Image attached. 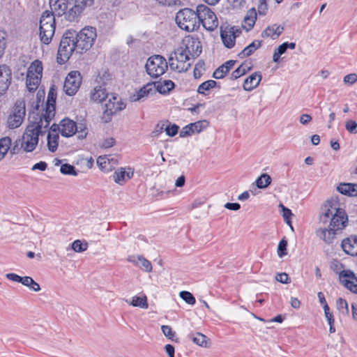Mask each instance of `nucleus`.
<instances>
[{
    "mask_svg": "<svg viewBox=\"0 0 357 357\" xmlns=\"http://www.w3.org/2000/svg\"><path fill=\"white\" fill-rule=\"evenodd\" d=\"M96 36V30L92 26H86L78 33L76 32L77 52L82 54L89 50L92 47Z\"/></svg>",
    "mask_w": 357,
    "mask_h": 357,
    "instance_id": "7",
    "label": "nucleus"
},
{
    "mask_svg": "<svg viewBox=\"0 0 357 357\" xmlns=\"http://www.w3.org/2000/svg\"><path fill=\"white\" fill-rule=\"evenodd\" d=\"M155 93V90L153 84L148 83L137 91L136 93L133 94L131 98L132 101H139Z\"/></svg>",
    "mask_w": 357,
    "mask_h": 357,
    "instance_id": "23",
    "label": "nucleus"
},
{
    "mask_svg": "<svg viewBox=\"0 0 357 357\" xmlns=\"http://www.w3.org/2000/svg\"><path fill=\"white\" fill-rule=\"evenodd\" d=\"M271 177L267 174H262L256 180V185L259 189H264L271 183Z\"/></svg>",
    "mask_w": 357,
    "mask_h": 357,
    "instance_id": "37",
    "label": "nucleus"
},
{
    "mask_svg": "<svg viewBox=\"0 0 357 357\" xmlns=\"http://www.w3.org/2000/svg\"><path fill=\"white\" fill-rule=\"evenodd\" d=\"M280 206L282 209V217L284 219H288L291 218V217L293 215L291 211L287 208H286L284 206H283L282 204H280Z\"/></svg>",
    "mask_w": 357,
    "mask_h": 357,
    "instance_id": "58",
    "label": "nucleus"
},
{
    "mask_svg": "<svg viewBox=\"0 0 357 357\" xmlns=\"http://www.w3.org/2000/svg\"><path fill=\"white\" fill-rule=\"evenodd\" d=\"M312 121V116L307 114H303L300 116L299 121L303 125H306Z\"/></svg>",
    "mask_w": 357,
    "mask_h": 357,
    "instance_id": "59",
    "label": "nucleus"
},
{
    "mask_svg": "<svg viewBox=\"0 0 357 357\" xmlns=\"http://www.w3.org/2000/svg\"><path fill=\"white\" fill-rule=\"evenodd\" d=\"M190 59L185 50L181 45L171 54L169 58L170 68L179 73L185 72L190 66V64L187 63Z\"/></svg>",
    "mask_w": 357,
    "mask_h": 357,
    "instance_id": "9",
    "label": "nucleus"
},
{
    "mask_svg": "<svg viewBox=\"0 0 357 357\" xmlns=\"http://www.w3.org/2000/svg\"><path fill=\"white\" fill-rule=\"evenodd\" d=\"M179 296L188 304L194 305L196 303L195 298L189 291H182L180 292Z\"/></svg>",
    "mask_w": 357,
    "mask_h": 357,
    "instance_id": "42",
    "label": "nucleus"
},
{
    "mask_svg": "<svg viewBox=\"0 0 357 357\" xmlns=\"http://www.w3.org/2000/svg\"><path fill=\"white\" fill-rule=\"evenodd\" d=\"M77 130L76 123L68 119L65 118L60 122V133L62 136L69 137L73 136Z\"/></svg>",
    "mask_w": 357,
    "mask_h": 357,
    "instance_id": "19",
    "label": "nucleus"
},
{
    "mask_svg": "<svg viewBox=\"0 0 357 357\" xmlns=\"http://www.w3.org/2000/svg\"><path fill=\"white\" fill-rule=\"evenodd\" d=\"M59 135L57 133H51L47 135V147L51 152H55L58 147Z\"/></svg>",
    "mask_w": 357,
    "mask_h": 357,
    "instance_id": "35",
    "label": "nucleus"
},
{
    "mask_svg": "<svg viewBox=\"0 0 357 357\" xmlns=\"http://www.w3.org/2000/svg\"><path fill=\"white\" fill-rule=\"evenodd\" d=\"M165 351L169 357H174V347L172 344H166L165 347Z\"/></svg>",
    "mask_w": 357,
    "mask_h": 357,
    "instance_id": "62",
    "label": "nucleus"
},
{
    "mask_svg": "<svg viewBox=\"0 0 357 357\" xmlns=\"http://www.w3.org/2000/svg\"><path fill=\"white\" fill-rule=\"evenodd\" d=\"M145 68L148 75L153 78H157L166 72L168 64L163 56L153 55L148 59Z\"/></svg>",
    "mask_w": 357,
    "mask_h": 357,
    "instance_id": "10",
    "label": "nucleus"
},
{
    "mask_svg": "<svg viewBox=\"0 0 357 357\" xmlns=\"http://www.w3.org/2000/svg\"><path fill=\"white\" fill-rule=\"evenodd\" d=\"M207 126L208 122L206 121H199L190 123L182 128L180 132V137H185L194 133H199L206 128Z\"/></svg>",
    "mask_w": 357,
    "mask_h": 357,
    "instance_id": "17",
    "label": "nucleus"
},
{
    "mask_svg": "<svg viewBox=\"0 0 357 357\" xmlns=\"http://www.w3.org/2000/svg\"><path fill=\"white\" fill-rule=\"evenodd\" d=\"M127 260L146 272L150 273L152 271L153 267L151 261L145 259L142 255H130L128 257Z\"/></svg>",
    "mask_w": 357,
    "mask_h": 357,
    "instance_id": "20",
    "label": "nucleus"
},
{
    "mask_svg": "<svg viewBox=\"0 0 357 357\" xmlns=\"http://www.w3.org/2000/svg\"><path fill=\"white\" fill-rule=\"evenodd\" d=\"M11 139L4 137L0 139V161L5 157L8 150L10 149Z\"/></svg>",
    "mask_w": 357,
    "mask_h": 357,
    "instance_id": "34",
    "label": "nucleus"
},
{
    "mask_svg": "<svg viewBox=\"0 0 357 357\" xmlns=\"http://www.w3.org/2000/svg\"><path fill=\"white\" fill-rule=\"evenodd\" d=\"M102 105L104 114L108 116L109 119L111 116L126 107V105L121 100V98L114 93L109 94L108 98Z\"/></svg>",
    "mask_w": 357,
    "mask_h": 357,
    "instance_id": "12",
    "label": "nucleus"
},
{
    "mask_svg": "<svg viewBox=\"0 0 357 357\" xmlns=\"http://www.w3.org/2000/svg\"><path fill=\"white\" fill-rule=\"evenodd\" d=\"M36 120L27 126L22 137L21 147L25 152L35 150L38 144L39 135L45 134L49 127L43 119L38 117Z\"/></svg>",
    "mask_w": 357,
    "mask_h": 357,
    "instance_id": "2",
    "label": "nucleus"
},
{
    "mask_svg": "<svg viewBox=\"0 0 357 357\" xmlns=\"http://www.w3.org/2000/svg\"><path fill=\"white\" fill-rule=\"evenodd\" d=\"M287 240L285 238V237H284L279 242V244L278 246V255L280 257H282L287 254Z\"/></svg>",
    "mask_w": 357,
    "mask_h": 357,
    "instance_id": "44",
    "label": "nucleus"
},
{
    "mask_svg": "<svg viewBox=\"0 0 357 357\" xmlns=\"http://www.w3.org/2000/svg\"><path fill=\"white\" fill-rule=\"evenodd\" d=\"M109 96V94L106 91L105 89L102 88V86H97L94 88L91 93V98L94 101L103 104Z\"/></svg>",
    "mask_w": 357,
    "mask_h": 357,
    "instance_id": "32",
    "label": "nucleus"
},
{
    "mask_svg": "<svg viewBox=\"0 0 357 357\" xmlns=\"http://www.w3.org/2000/svg\"><path fill=\"white\" fill-rule=\"evenodd\" d=\"M275 280L282 284H288L289 282V275L286 273H278Z\"/></svg>",
    "mask_w": 357,
    "mask_h": 357,
    "instance_id": "53",
    "label": "nucleus"
},
{
    "mask_svg": "<svg viewBox=\"0 0 357 357\" xmlns=\"http://www.w3.org/2000/svg\"><path fill=\"white\" fill-rule=\"evenodd\" d=\"M76 31L73 30L66 31L61 40L57 53V62L60 64L66 63L72 53L77 51V40H75Z\"/></svg>",
    "mask_w": 357,
    "mask_h": 357,
    "instance_id": "3",
    "label": "nucleus"
},
{
    "mask_svg": "<svg viewBox=\"0 0 357 357\" xmlns=\"http://www.w3.org/2000/svg\"><path fill=\"white\" fill-rule=\"evenodd\" d=\"M115 139L113 137L105 139L101 143V147L108 149L114 146Z\"/></svg>",
    "mask_w": 357,
    "mask_h": 357,
    "instance_id": "56",
    "label": "nucleus"
},
{
    "mask_svg": "<svg viewBox=\"0 0 357 357\" xmlns=\"http://www.w3.org/2000/svg\"><path fill=\"white\" fill-rule=\"evenodd\" d=\"M168 123V121L158 123L152 132V136L158 137L163 131H165L166 123Z\"/></svg>",
    "mask_w": 357,
    "mask_h": 357,
    "instance_id": "45",
    "label": "nucleus"
},
{
    "mask_svg": "<svg viewBox=\"0 0 357 357\" xmlns=\"http://www.w3.org/2000/svg\"><path fill=\"white\" fill-rule=\"evenodd\" d=\"M296 47L295 43H288L285 42L281 44L277 49L276 51L281 55L284 54L288 48L291 50H294Z\"/></svg>",
    "mask_w": 357,
    "mask_h": 357,
    "instance_id": "46",
    "label": "nucleus"
},
{
    "mask_svg": "<svg viewBox=\"0 0 357 357\" xmlns=\"http://www.w3.org/2000/svg\"><path fill=\"white\" fill-rule=\"evenodd\" d=\"M181 46L190 58H196L202 53V45L197 40H185Z\"/></svg>",
    "mask_w": 357,
    "mask_h": 357,
    "instance_id": "16",
    "label": "nucleus"
},
{
    "mask_svg": "<svg viewBox=\"0 0 357 357\" xmlns=\"http://www.w3.org/2000/svg\"><path fill=\"white\" fill-rule=\"evenodd\" d=\"M324 218L330 219L327 227L317 230V236L327 244L333 243L335 236L346 228L349 223L348 215L344 209L339 208L337 202H328L324 206Z\"/></svg>",
    "mask_w": 357,
    "mask_h": 357,
    "instance_id": "1",
    "label": "nucleus"
},
{
    "mask_svg": "<svg viewBox=\"0 0 357 357\" xmlns=\"http://www.w3.org/2000/svg\"><path fill=\"white\" fill-rule=\"evenodd\" d=\"M250 70V67L246 63H243L238 66L231 75V79H236L238 77L244 75L248 70Z\"/></svg>",
    "mask_w": 357,
    "mask_h": 357,
    "instance_id": "38",
    "label": "nucleus"
},
{
    "mask_svg": "<svg viewBox=\"0 0 357 357\" xmlns=\"http://www.w3.org/2000/svg\"><path fill=\"white\" fill-rule=\"evenodd\" d=\"M56 22L52 11H44L40 19L39 37L42 43L49 45L55 33Z\"/></svg>",
    "mask_w": 357,
    "mask_h": 357,
    "instance_id": "4",
    "label": "nucleus"
},
{
    "mask_svg": "<svg viewBox=\"0 0 357 357\" xmlns=\"http://www.w3.org/2000/svg\"><path fill=\"white\" fill-rule=\"evenodd\" d=\"M185 176H179L176 181V183H175V185L176 187H182L185 184Z\"/></svg>",
    "mask_w": 357,
    "mask_h": 357,
    "instance_id": "64",
    "label": "nucleus"
},
{
    "mask_svg": "<svg viewBox=\"0 0 357 357\" xmlns=\"http://www.w3.org/2000/svg\"><path fill=\"white\" fill-rule=\"evenodd\" d=\"M357 82V75L356 73H351L347 75L344 77V82L345 84H353Z\"/></svg>",
    "mask_w": 357,
    "mask_h": 357,
    "instance_id": "54",
    "label": "nucleus"
},
{
    "mask_svg": "<svg viewBox=\"0 0 357 357\" xmlns=\"http://www.w3.org/2000/svg\"><path fill=\"white\" fill-rule=\"evenodd\" d=\"M176 22L181 29L188 32L199 29L197 10L190 8H184L179 10L176 15Z\"/></svg>",
    "mask_w": 357,
    "mask_h": 357,
    "instance_id": "5",
    "label": "nucleus"
},
{
    "mask_svg": "<svg viewBox=\"0 0 357 357\" xmlns=\"http://www.w3.org/2000/svg\"><path fill=\"white\" fill-rule=\"evenodd\" d=\"M157 2L162 6H170L175 5L177 0H156Z\"/></svg>",
    "mask_w": 357,
    "mask_h": 357,
    "instance_id": "61",
    "label": "nucleus"
},
{
    "mask_svg": "<svg viewBox=\"0 0 357 357\" xmlns=\"http://www.w3.org/2000/svg\"><path fill=\"white\" fill-rule=\"evenodd\" d=\"M47 167V164L44 161H40L38 163H36L31 168L32 170H40L45 171Z\"/></svg>",
    "mask_w": 357,
    "mask_h": 357,
    "instance_id": "57",
    "label": "nucleus"
},
{
    "mask_svg": "<svg viewBox=\"0 0 357 357\" xmlns=\"http://www.w3.org/2000/svg\"><path fill=\"white\" fill-rule=\"evenodd\" d=\"M60 172L61 174L65 175H73V176H77V172L75 170V168L73 165H71L70 164H63L61 166Z\"/></svg>",
    "mask_w": 357,
    "mask_h": 357,
    "instance_id": "41",
    "label": "nucleus"
},
{
    "mask_svg": "<svg viewBox=\"0 0 357 357\" xmlns=\"http://www.w3.org/2000/svg\"><path fill=\"white\" fill-rule=\"evenodd\" d=\"M88 244L86 243H82L80 240H75L72 243V249L76 252H82L86 250Z\"/></svg>",
    "mask_w": 357,
    "mask_h": 357,
    "instance_id": "43",
    "label": "nucleus"
},
{
    "mask_svg": "<svg viewBox=\"0 0 357 357\" xmlns=\"http://www.w3.org/2000/svg\"><path fill=\"white\" fill-rule=\"evenodd\" d=\"M6 277L7 279L10 280H12L13 282H20L21 284H22L23 282V280H24V277H21L15 273H7L6 275Z\"/></svg>",
    "mask_w": 357,
    "mask_h": 357,
    "instance_id": "55",
    "label": "nucleus"
},
{
    "mask_svg": "<svg viewBox=\"0 0 357 357\" xmlns=\"http://www.w3.org/2000/svg\"><path fill=\"white\" fill-rule=\"evenodd\" d=\"M225 207L229 210L237 211L241 208V206L238 203H227Z\"/></svg>",
    "mask_w": 357,
    "mask_h": 357,
    "instance_id": "60",
    "label": "nucleus"
},
{
    "mask_svg": "<svg viewBox=\"0 0 357 357\" xmlns=\"http://www.w3.org/2000/svg\"><path fill=\"white\" fill-rule=\"evenodd\" d=\"M163 334L170 340H173L175 336V332H174L169 326L163 325L161 327Z\"/></svg>",
    "mask_w": 357,
    "mask_h": 357,
    "instance_id": "50",
    "label": "nucleus"
},
{
    "mask_svg": "<svg viewBox=\"0 0 357 357\" xmlns=\"http://www.w3.org/2000/svg\"><path fill=\"white\" fill-rule=\"evenodd\" d=\"M12 81V71L6 64L0 65V96L6 93Z\"/></svg>",
    "mask_w": 357,
    "mask_h": 357,
    "instance_id": "15",
    "label": "nucleus"
},
{
    "mask_svg": "<svg viewBox=\"0 0 357 357\" xmlns=\"http://www.w3.org/2000/svg\"><path fill=\"white\" fill-rule=\"evenodd\" d=\"M236 61L229 60L218 67L213 73V77L215 79L223 78L229 71L233 68Z\"/></svg>",
    "mask_w": 357,
    "mask_h": 357,
    "instance_id": "25",
    "label": "nucleus"
},
{
    "mask_svg": "<svg viewBox=\"0 0 357 357\" xmlns=\"http://www.w3.org/2000/svg\"><path fill=\"white\" fill-rule=\"evenodd\" d=\"M337 190L345 195L356 197L357 196V184L355 183H340L337 188Z\"/></svg>",
    "mask_w": 357,
    "mask_h": 357,
    "instance_id": "30",
    "label": "nucleus"
},
{
    "mask_svg": "<svg viewBox=\"0 0 357 357\" xmlns=\"http://www.w3.org/2000/svg\"><path fill=\"white\" fill-rule=\"evenodd\" d=\"M126 302L134 307H139L141 308H147L148 303L147 298L146 296L139 297V296H133L132 301H129L126 300Z\"/></svg>",
    "mask_w": 357,
    "mask_h": 357,
    "instance_id": "36",
    "label": "nucleus"
},
{
    "mask_svg": "<svg viewBox=\"0 0 357 357\" xmlns=\"http://www.w3.org/2000/svg\"><path fill=\"white\" fill-rule=\"evenodd\" d=\"M133 174L134 173L132 171L130 170L128 172H126L123 168H120L114 172L112 177H113V180L116 183L122 185L123 183H125V181L126 180V177H127V179H130L132 177Z\"/></svg>",
    "mask_w": 357,
    "mask_h": 357,
    "instance_id": "28",
    "label": "nucleus"
},
{
    "mask_svg": "<svg viewBox=\"0 0 357 357\" xmlns=\"http://www.w3.org/2000/svg\"><path fill=\"white\" fill-rule=\"evenodd\" d=\"M290 303H291V307L295 309H298L301 306V302L296 298H294V297L291 298Z\"/></svg>",
    "mask_w": 357,
    "mask_h": 357,
    "instance_id": "63",
    "label": "nucleus"
},
{
    "mask_svg": "<svg viewBox=\"0 0 357 357\" xmlns=\"http://www.w3.org/2000/svg\"><path fill=\"white\" fill-rule=\"evenodd\" d=\"M220 36L223 44L227 48H232L235 45V32L234 28H225L222 29Z\"/></svg>",
    "mask_w": 357,
    "mask_h": 357,
    "instance_id": "22",
    "label": "nucleus"
},
{
    "mask_svg": "<svg viewBox=\"0 0 357 357\" xmlns=\"http://www.w3.org/2000/svg\"><path fill=\"white\" fill-rule=\"evenodd\" d=\"M261 45V42L259 40H254L247 47H245L239 54L240 58H245L252 55L257 49Z\"/></svg>",
    "mask_w": 357,
    "mask_h": 357,
    "instance_id": "33",
    "label": "nucleus"
},
{
    "mask_svg": "<svg viewBox=\"0 0 357 357\" xmlns=\"http://www.w3.org/2000/svg\"><path fill=\"white\" fill-rule=\"evenodd\" d=\"M217 84V82L215 80L209 79L203 83H202L198 89L197 92L200 94L206 95V91H208L210 89H213Z\"/></svg>",
    "mask_w": 357,
    "mask_h": 357,
    "instance_id": "39",
    "label": "nucleus"
},
{
    "mask_svg": "<svg viewBox=\"0 0 357 357\" xmlns=\"http://www.w3.org/2000/svg\"><path fill=\"white\" fill-rule=\"evenodd\" d=\"M342 248L345 253L357 256V236H351L342 241Z\"/></svg>",
    "mask_w": 357,
    "mask_h": 357,
    "instance_id": "21",
    "label": "nucleus"
},
{
    "mask_svg": "<svg viewBox=\"0 0 357 357\" xmlns=\"http://www.w3.org/2000/svg\"><path fill=\"white\" fill-rule=\"evenodd\" d=\"M43 70V63L39 60H35L29 66L26 78V86L29 92H33L38 89L41 81Z\"/></svg>",
    "mask_w": 357,
    "mask_h": 357,
    "instance_id": "6",
    "label": "nucleus"
},
{
    "mask_svg": "<svg viewBox=\"0 0 357 357\" xmlns=\"http://www.w3.org/2000/svg\"><path fill=\"white\" fill-rule=\"evenodd\" d=\"M22 284L27 287L29 289L38 292L40 290V287L34 280L29 276H24Z\"/></svg>",
    "mask_w": 357,
    "mask_h": 357,
    "instance_id": "40",
    "label": "nucleus"
},
{
    "mask_svg": "<svg viewBox=\"0 0 357 357\" xmlns=\"http://www.w3.org/2000/svg\"><path fill=\"white\" fill-rule=\"evenodd\" d=\"M261 80V75L259 73L255 72L247 77L243 83V89L247 91H250L257 88Z\"/></svg>",
    "mask_w": 357,
    "mask_h": 357,
    "instance_id": "24",
    "label": "nucleus"
},
{
    "mask_svg": "<svg viewBox=\"0 0 357 357\" xmlns=\"http://www.w3.org/2000/svg\"><path fill=\"white\" fill-rule=\"evenodd\" d=\"M56 99V93L53 89H50L47 95L46 107L45 112L40 115L38 114V117L43 119L46 126H49L50 121L55 115V103Z\"/></svg>",
    "mask_w": 357,
    "mask_h": 357,
    "instance_id": "13",
    "label": "nucleus"
},
{
    "mask_svg": "<svg viewBox=\"0 0 357 357\" xmlns=\"http://www.w3.org/2000/svg\"><path fill=\"white\" fill-rule=\"evenodd\" d=\"M155 91L161 94L169 93L174 88V83L172 80H164L162 82H153Z\"/></svg>",
    "mask_w": 357,
    "mask_h": 357,
    "instance_id": "31",
    "label": "nucleus"
},
{
    "mask_svg": "<svg viewBox=\"0 0 357 357\" xmlns=\"http://www.w3.org/2000/svg\"><path fill=\"white\" fill-rule=\"evenodd\" d=\"M257 19V12L255 8H252L247 12L242 24L243 28L246 31H250L254 26Z\"/></svg>",
    "mask_w": 357,
    "mask_h": 357,
    "instance_id": "26",
    "label": "nucleus"
},
{
    "mask_svg": "<svg viewBox=\"0 0 357 357\" xmlns=\"http://www.w3.org/2000/svg\"><path fill=\"white\" fill-rule=\"evenodd\" d=\"M178 128H179V127L178 126H176V124L169 126V125H167V123H166V128H165L166 134L169 137H174L177 134Z\"/></svg>",
    "mask_w": 357,
    "mask_h": 357,
    "instance_id": "49",
    "label": "nucleus"
},
{
    "mask_svg": "<svg viewBox=\"0 0 357 357\" xmlns=\"http://www.w3.org/2000/svg\"><path fill=\"white\" fill-rule=\"evenodd\" d=\"M6 33L0 30V59L3 56L6 47Z\"/></svg>",
    "mask_w": 357,
    "mask_h": 357,
    "instance_id": "47",
    "label": "nucleus"
},
{
    "mask_svg": "<svg viewBox=\"0 0 357 357\" xmlns=\"http://www.w3.org/2000/svg\"><path fill=\"white\" fill-rule=\"evenodd\" d=\"M197 15L199 26L200 24L208 31H213L218 26L215 13L206 6L199 4L197 6Z\"/></svg>",
    "mask_w": 357,
    "mask_h": 357,
    "instance_id": "8",
    "label": "nucleus"
},
{
    "mask_svg": "<svg viewBox=\"0 0 357 357\" xmlns=\"http://www.w3.org/2000/svg\"><path fill=\"white\" fill-rule=\"evenodd\" d=\"M284 27L277 24L268 26L261 33L263 38L270 37L273 39L278 38L282 33Z\"/></svg>",
    "mask_w": 357,
    "mask_h": 357,
    "instance_id": "27",
    "label": "nucleus"
},
{
    "mask_svg": "<svg viewBox=\"0 0 357 357\" xmlns=\"http://www.w3.org/2000/svg\"><path fill=\"white\" fill-rule=\"evenodd\" d=\"M345 128L350 133L355 134L357 132V123L354 121L349 120L347 121Z\"/></svg>",
    "mask_w": 357,
    "mask_h": 357,
    "instance_id": "51",
    "label": "nucleus"
},
{
    "mask_svg": "<svg viewBox=\"0 0 357 357\" xmlns=\"http://www.w3.org/2000/svg\"><path fill=\"white\" fill-rule=\"evenodd\" d=\"M337 307L340 310H342L343 309L345 310L346 312H349V305L346 300L340 298L337 301Z\"/></svg>",
    "mask_w": 357,
    "mask_h": 357,
    "instance_id": "52",
    "label": "nucleus"
},
{
    "mask_svg": "<svg viewBox=\"0 0 357 357\" xmlns=\"http://www.w3.org/2000/svg\"><path fill=\"white\" fill-rule=\"evenodd\" d=\"M340 278L347 289L357 294V278L354 273L349 271H343L340 275Z\"/></svg>",
    "mask_w": 357,
    "mask_h": 357,
    "instance_id": "18",
    "label": "nucleus"
},
{
    "mask_svg": "<svg viewBox=\"0 0 357 357\" xmlns=\"http://www.w3.org/2000/svg\"><path fill=\"white\" fill-rule=\"evenodd\" d=\"M188 338L200 347L207 348L210 346L208 337L201 333H190L188 335Z\"/></svg>",
    "mask_w": 357,
    "mask_h": 357,
    "instance_id": "29",
    "label": "nucleus"
},
{
    "mask_svg": "<svg viewBox=\"0 0 357 357\" xmlns=\"http://www.w3.org/2000/svg\"><path fill=\"white\" fill-rule=\"evenodd\" d=\"M25 115V102L22 99H18L16 100L13 109L8 117V127L10 129H15L19 128L24 121Z\"/></svg>",
    "mask_w": 357,
    "mask_h": 357,
    "instance_id": "11",
    "label": "nucleus"
},
{
    "mask_svg": "<svg viewBox=\"0 0 357 357\" xmlns=\"http://www.w3.org/2000/svg\"><path fill=\"white\" fill-rule=\"evenodd\" d=\"M82 83V77L78 71H71L65 79L63 90L68 96L75 95Z\"/></svg>",
    "mask_w": 357,
    "mask_h": 357,
    "instance_id": "14",
    "label": "nucleus"
},
{
    "mask_svg": "<svg viewBox=\"0 0 357 357\" xmlns=\"http://www.w3.org/2000/svg\"><path fill=\"white\" fill-rule=\"evenodd\" d=\"M257 10L260 15H265L266 14L268 10L266 0H259Z\"/></svg>",
    "mask_w": 357,
    "mask_h": 357,
    "instance_id": "48",
    "label": "nucleus"
}]
</instances>
